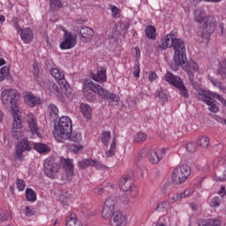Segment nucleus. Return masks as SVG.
<instances>
[{"label":"nucleus","mask_w":226,"mask_h":226,"mask_svg":"<svg viewBox=\"0 0 226 226\" xmlns=\"http://www.w3.org/2000/svg\"><path fill=\"white\" fill-rule=\"evenodd\" d=\"M0 73L1 75H3V77H8V75L10 74V67L4 66L1 68Z\"/></svg>","instance_id":"nucleus-51"},{"label":"nucleus","mask_w":226,"mask_h":226,"mask_svg":"<svg viewBox=\"0 0 226 226\" xmlns=\"http://www.w3.org/2000/svg\"><path fill=\"white\" fill-rule=\"evenodd\" d=\"M26 200H28V202H35L36 201V193L31 188H28L26 190Z\"/></svg>","instance_id":"nucleus-37"},{"label":"nucleus","mask_w":226,"mask_h":226,"mask_svg":"<svg viewBox=\"0 0 226 226\" xmlns=\"http://www.w3.org/2000/svg\"><path fill=\"white\" fill-rule=\"evenodd\" d=\"M109 223L111 226H124L126 225V217L119 210H117L110 217Z\"/></svg>","instance_id":"nucleus-13"},{"label":"nucleus","mask_w":226,"mask_h":226,"mask_svg":"<svg viewBox=\"0 0 226 226\" xmlns=\"http://www.w3.org/2000/svg\"><path fill=\"white\" fill-rule=\"evenodd\" d=\"M157 78L158 75H156V72H150L148 75V79L150 82H154V80H156Z\"/></svg>","instance_id":"nucleus-54"},{"label":"nucleus","mask_w":226,"mask_h":226,"mask_svg":"<svg viewBox=\"0 0 226 226\" xmlns=\"http://www.w3.org/2000/svg\"><path fill=\"white\" fill-rule=\"evenodd\" d=\"M25 100L29 107H36V105H40V103H41V100L33 93L26 94Z\"/></svg>","instance_id":"nucleus-21"},{"label":"nucleus","mask_w":226,"mask_h":226,"mask_svg":"<svg viewBox=\"0 0 226 226\" xmlns=\"http://www.w3.org/2000/svg\"><path fill=\"white\" fill-rule=\"evenodd\" d=\"M50 75L58 81V84L64 85L66 84V79H64V73L57 68H53L49 71Z\"/></svg>","instance_id":"nucleus-20"},{"label":"nucleus","mask_w":226,"mask_h":226,"mask_svg":"<svg viewBox=\"0 0 226 226\" xmlns=\"http://www.w3.org/2000/svg\"><path fill=\"white\" fill-rule=\"evenodd\" d=\"M148 160L154 165H156L160 162V156H158V152L156 150H150L148 154Z\"/></svg>","instance_id":"nucleus-32"},{"label":"nucleus","mask_w":226,"mask_h":226,"mask_svg":"<svg viewBox=\"0 0 226 226\" xmlns=\"http://www.w3.org/2000/svg\"><path fill=\"white\" fill-rule=\"evenodd\" d=\"M219 31L221 34H223V23H221L219 25Z\"/></svg>","instance_id":"nucleus-64"},{"label":"nucleus","mask_w":226,"mask_h":226,"mask_svg":"<svg viewBox=\"0 0 226 226\" xmlns=\"http://www.w3.org/2000/svg\"><path fill=\"white\" fill-rule=\"evenodd\" d=\"M117 139L116 138V136H114L113 140L111 142L110 145V148L109 150H108L106 152V156L107 158H110L112 156H114V154H116V142H117Z\"/></svg>","instance_id":"nucleus-36"},{"label":"nucleus","mask_w":226,"mask_h":226,"mask_svg":"<svg viewBox=\"0 0 226 226\" xmlns=\"http://www.w3.org/2000/svg\"><path fill=\"white\" fill-rule=\"evenodd\" d=\"M84 149V147H82V145H70L69 146V151H71V153H74L75 154H77L79 153V151Z\"/></svg>","instance_id":"nucleus-43"},{"label":"nucleus","mask_w":226,"mask_h":226,"mask_svg":"<svg viewBox=\"0 0 226 226\" xmlns=\"http://www.w3.org/2000/svg\"><path fill=\"white\" fill-rule=\"evenodd\" d=\"M191 208L192 211H197V209H199V207H197V204L195 203H191Z\"/></svg>","instance_id":"nucleus-63"},{"label":"nucleus","mask_w":226,"mask_h":226,"mask_svg":"<svg viewBox=\"0 0 226 226\" xmlns=\"http://www.w3.org/2000/svg\"><path fill=\"white\" fill-rule=\"evenodd\" d=\"M111 13L113 17L119 18V8L116 5H111Z\"/></svg>","instance_id":"nucleus-52"},{"label":"nucleus","mask_w":226,"mask_h":226,"mask_svg":"<svg viewBox=\"0 0 226 226\" xmlns=\"http://www.w3.org/2000/svg\"><path fill=\"white\" fill-rule=\"evenodd\" d=\"M93 159H83L78 162L79 169H87V167H93Z\"/></svg>","instance_id":"nucleus-38"},{"label":"nucleus","mask_w":226,"mask_h":226,"mask_svg":"<svg viewBox=\"0 0 226 226\" xmlns=\"http://www.w3.org/2000/svg\"><path fill=\"white\" fill-rule=\"evenodd\" d=\"M62 165L64 167V170L65 171L67 177H72V176H73L75 172V167L73 166V162H72V160L63 159Z\"/></svg>","instance_id":"nucleus-17"},{"label":"nucleus","mask_w":226,"mask_h":226,"mask_svg":"<svg viewBox=\"0 0 226 226\" xmlns=\"http://www.w3.org/2000/svg\"><path fill=\"white\" fill-rule=\"evenodd\" d=\"M174 50V63L175 65L172 67L175 72L181 66V61H185L186 57V46H185V41L179 38H175L173 44L171 45Z\"/></svg>","instance_id":"nucleus-4"},{"label":"nucleus","mask_w":226,"mask_h":226,"mask_svg":"<svg viewBox=\"0 0 226 226\" xmlns=\"http://www.w3.org/2000/svg\"><path fill=\"white\" fill-rule=\"evenodd\" d=\"M145 34L149 40H156V28L154 26H147Z\"/></svg>","instance_id":"nucleus-30"},{"label":"nucleus","mask_w":226,"mask_h":226,"mask_svg":"<svg viewBox=\"0 0 226 226\" xmlns=\"http://www.w3.org/2000/svg\"><path fill=\"white\" fill-rule=\"evenodd\" d=\"M27 123H28V128L30 132L37 135V137L41 138V133H40V129L38 128L36 120L34 117H29L27 120Z\"/></svg>","instance_id":"nucleus-22"},{"label":"nucleus","mask_w":226,"mask_h":226,"mask_svg":"<svg viewBox=\"0 0 226 226\" xmlns=\"http://www.w3.org/2000/svg\"><path fill=\"white\" fill-rule=\"evenodd\" d=\"M147 140V135L145 132H139L134 135V142L136 144H142Z\"/></svg>","instance_id":"nucleus-33"},{"label":"nucleus","mask_w":226,"mask_h":226,"mask_svg":"<svg viewBox=\"0 0 226 226\" xmlns=\"http://www.w3.org/2000/svg\"><path fill=\"white\" fill-rule=\"evenodd\" d=\"M92 79L95 82H107V70L103 67H98L96 74L92 73Z\"/></svg>","instance_id":"nucleus-16"},{"label":"nucleus","mask_w":226,"mask_h":226,"mask_svg":"<svg viewBox=\"0 0 226 226\" xmlns=\"http://www.w3.org/2000/svg\"><path fill=\"white\" fill-rule=\"evenodd\" d=\"M1 100L5 109L12 115V117L20 116V110L19 109V91L15 89H5L2 92Z\"/></svg>","instance_id":"nucleus-2"},{"label":"nucleus","mask_w":226,"mask_h":226,"mask_svg":"<svg viewBox=\"0 0 226 226\" xmlns=\"http://www.w3.org/2000/svg\"><path fill=\"white\" fill-rule=\"evenodd\" d=\"M171 200H173L174 202H177V200H181V198H180L179 194H176L175 196H173L171 198Z\"/></svg>","instance_id":"nucleus-61"},{"label":"nucleus","mask_w":226,"mask_h":226,"mask_svg":"<svg viewBox=\"0 0 226 226\" xmlns=\"http://www.w3.org/2000/svg\"><path fill=\"white\" fill-rule=\"evenodd\" d=\"M211 142V139L209 137L207 136H201L198 139V145L200 147H204L205 149L209 148V143Z\"/></svg>","instance_id":"nucleus-31"},{"label":"nucleus","mask_w":226,"mask_h":226,"mask_svg":"<svg viewBox=\"0 0 226 226\" xmlns=\"http://www.w3.org/2000/svg\"><path fill=\"white\" fill-rule=\"evenodd\" d=\"M13 27L18 31V33H21V30L23 29L19 25V20H17V19H15V22L13 24Z\"/></svg>","instance_id":"nucleus-56"},{"label":"nucleus","mask_w":226,"mask_h":226,"mask_svg":"<svg viewBox=\"0 0 226 226\" xmlns=\"http://www.w3.org/2000/svg\"><path fill=\"white\" fill-rule=\"evenodd\" d=\"M176 34L171 32L170 34H167L163 39L162 44L156 46L155 49L157 52L161 50H165V49H169V47H172L174 43V40H176Z\"/></svg>","instance_id":"nucleus-12"},{"label":"nucleus","mask_w":226,"mask_h":226,"mask_svg":"<svg viewBox=\"0 0 226 226\" xmlns=\"http://www.w3.org/2000/svg\"><path fill=\"white\" fill-rule=\"evenodd\" d=\"M216 31V19L213 16H207V20L202 23L200 27V32L198 34V36L203 38V40H209L211 34Z\"/></svg>","instance_id":"nucleus-6"},{"label":"nucleus","mask_w":226,"mask_h":226,"mask_svg":"<svg viewBox=\"0 0 226 226\" xmlns=\"http://www.w3.org/2000/svg\"><path fill=\"white\" fill-rule=\"evenodd\" d=\"M49 6L52 11H57L63 6L60 0H50Z\"/></svg>","instance_id":"nucleus-40"},{"label":"nucleus","mask_w":226,"mask_h":226,"mask_svg":"<svg viewBox=\"0 0 226 226\" xmlns=\"http://www.w3.org/2000/svg\"><path fill=\"white\" fill-rule=\"evenodd\" d=\"M222 200L218 199V197H215L210 201V206L212 207H218L220 206Z\"/></svg>","instance_id":"nucleus-48"},{"label":"nucleus","mask_w":226,"mask_h":226,"mask_svg":"<svg viewBox=\"0 0 226 226\" xmlns=\"http://www.w3.org/2000/svg\"><path fill=\"white\" fill-rule=\"evenodd\" d=\"M34 149H35V151H37L38 153H41V154L49 153V151H50L49 149V147H47V145L42 144V143H36L34 145Z\"/></svg>","instance_id":"nucleus-39"},{"label":"nucleus","mask_w":226,"mask_h":226,"mask_svg":"<svg viewBox=\"0 0 226 226\" xmlns=\"http://www.w3.org/2000/svg\"><path fill=\"white\" fill-rule=\"evenodd\" d=\"M80 110L86 119H91V117H93V109L88 104L82 103L80 105Z\"/></svg>","instance_id":"nucleus-25"},{"label":"nucleus","mask_w":226,"mask_h":226,"mask_svg":"<svg viewBox=\"0 0 226 226\" xmlns=\"http://www.w3.org/2000/svg\"><path fill=\"white\" fill-rule=\"evenodd\" d=\"M20 38L24 43H31L33 41V30L29 27L23 28L20 32Z\"/></svg>","instance_id":"nucleus-18"},{"label":"nucleus","mask_w":226,"mask_h":226,"mask_svg":"<svg viewBox=\"0 0 226 226\" xmlns=\"http://www.w3.org/2000/svg\"><path fill=\"white\" fill-rule=\"evenodd\" d=\"M136 57H140V49L139 47L135 48Z\"/></svg>","instance_id":"nucleus-62"},{"label":"nucleus","mask_w":226,"mask_h":226,"mask_svg":"<svg viewBox=\"0 0 226 226\" xmlns=\"http://www.w3.org/2000/svg\"><path fill=\"white\" fill-rule=\"evenodd\" d=\"M129 192L131 193V197H132V199H135V197H137V195H139V188H137V186H132L129 189Z\"/></svg>","instance_id":"nucleus-49"},{"label":"nucleus","mask_w":226,"mask_h":226,"mask_svg":"<svg viewBox=\"0 0 226 226\" xmlns=\"http://www.w3.org/2000/svg\"><path fill=\"white\" fill-rule=\"evenodd\" d=\"M110 132L107 131V132H103L102 133V142L104 146H109V140H110Z\"/></svg>","instance_id":"nucleus-42"},{"label":"nucleus","mask_w":226,"mask_h":226,"mask_svg":"<svg viewBox=\"0 0 226 226\" xmlns=\"http://www.w3.org/2000/svg\"><path fill=\"white\" fill-rule=\"evenodd\" d=\"M25 215L26 216H34V208H33L31 207H26Z\"/></svg>","instance_id":"nucleus-50"},{"label":"nucleus","mask_w":226,"mask_h":226,"mask_svg":"<svg viewBox=\"0 0 226 226\" xmlns=\"http://www.w3.org/2000/svg\"><path fill=\"white\" fill-rule=\"evenodd\" d=\"M44 173L50 179L57 177V172L61 169V164L54 162L52 159H46L43 163Z\"/></svg>","instance_id":"nucleus-9"},{"label":"nucleus","mask_w":226,"mask_h":226,"mask_svg":"<svg viewBox=\"0 0 226 226\" xmlns=\"http://www.w3.org/2000/svg\"><path fill=\"white\" fill-rule=\"evenodd\" d=\"M158 97L160 100H167V94H165L163 92H157Z\"/></svg>","instance_id":"nucleus-57"},{"label":"nucleus","mask_w":226,"mask_h":226,"mask_svg":"<svg viewBox=\"0 0 226 226\" xmlns=\"http://www.w3.org/2000/svg\"><path fill=\"white\" fill-rule=\"evenodd\" d=\"M48 114H49L51 119L56 121V119H57V116H59V109H57V106L55 104H49L48 107Z\"/></svg>","instance_id":"nucleus-28"},{"label":"nucleus","mask_w":226,"mask_h":226,"mask_svg":"<svg viewBox=\"0 0 226 226\" xmlns=\"http://www.w3.org/2000/svg\"><path fill=\"white\" fill-rule=\"evenodd\" d=\"M75 45H77V42L75 39H73L72 33L64 32V41L60 43V49H62V50H67L68 49H73Z\"/></svg>","instance_id":"nucleus-11"},{"label":"nucleus","mask_w":226,"mask_h":226,"mask_svg":"<svg viewBox=\"0 0 226 226\" xmlns=\"http://www.w3.org/2000/svg\"><path fill=\"white\" fill-rule=\"evenodd\" d=\"M93 93H95L102 100H109V102H119V96L116 94L109 92L103 87L93 82L91 79H86L83 85V94L87 98V102H94L96 101V95Z\"/></svg>","instance_id":"nucleus-1"},{"label":"nucleus","mask_w":226,"mask_h":226,"mask_svg":"<svg viewBox=\"0 0 226 226\" xmlns=\"http://www.w3.org/2000/svg\"><path fill=\"white\" fill-rule=\"evenodd\" d=\"M199 226H222V221L216 219H211L208 222L201 221Z\"/></svg>","instance_id":"nucleus-35"},{"label":"nucleus","mask_w":226,"mask_h":226,"mask_svg":"<svg viewBox=\"0 0 226 226\" xmlns=\"http://www.w3.org/2000/svg\"><path fill=\"white\" fill-rule=\"evenodd\" d=\"M114 213H116V208H112L110 207L103 206L102 212V216L105 220H109V219H110L111 216L114 215Z\"/></svg>","instance_id":"nucleus-29"},{"label":"nucleus","mask_w":226,"mask_h":226,"mask_svg":"<svg viewBox=\"0 0 226 226\" xmlns=\"http://www.w3.org/2000/svg\"><path fill=\"white\" fill-rule=\"evenodd\" d=\"M165 80L166 82H169V84H171V86H174V87L178 89L180 96H183V98L186 99L190 98L188 89H186V87L185 86V83L183 82V79L181 78L174 75L170 72H167L165 74Z\"/></svg>","instance_id":"nucleus-5"},{"label":"nucleus","mask_w":226,"mask_h":226,"mask_svg":"<svg viewBox=\"0 0 226 226\" xmlns=\"http://www.w3.org/2000/svg\"><path fill=\"white\" fill-rule=\"evenodd\" d=\"M48 89L51 94L57 96V98H61V96H63V93H61L59 87H57V85L52 81L48 83Z\"/></svg>","instance_id":"nucleus-24"},{"label":"nucleus","mask_w":226,"mask_h":226,"mask_svg":"<svg viewBox=\"0 0 226 226\" xmlns=\"http://www.w3.org/2000/svg\"><path fill=\"white\" fill-rule=\"evenodd\" d=\"M160 207H162V209H167V207H169V202L168 201H162L161 202L158 207L157 209H160Z\"/></svg>","instance_id":"nucleus-55"},{"label":"nucleus","mask_w":226,"mask_h":226,"mask_svg":"<svg viewBox=\"0 0 226 226\" xmlns=\"http://www.w3.org/2000/svg\"><path fill=\"white\" fill-rule=\"evenodd\" d=\"M31 142L27 139H23L16 146V154L18 158H22L24 151H31Z\"/></svg>","instance_id":"nucleus-14"},{"label":"nucleus","mask_w":226,"mask_h":226,"mask_svg":"<svg viewBox=\"0 0 226 226\" xmlns=\"http://www.w3.org/2000/svg\"><path fill=\"white\" fill-rule=\"evenodd\" d=\"M92 163V167H94L95 169H97V170H103L105 169H107V166L103 165L102 162H100V161H94L93 160Z\"/></svg>","instance_id":"nucleus-46"},{"label":"nucleus","mask_w":226,"mask_h":226,"mask_svg":"<svg viewBox=\"0 0 226 226\" xmlns=\"http://www.w3.org/2000/svg\"><path fill=\"white\" fill-rule=\"evenodd\" d=\"M13 124H12V137L19 140L22 136V132H20V128H22V117L15 115L13 117Z\"/></svg>","instance_id":"nucleus-10"},{"label":"nucleus","mask_w":226,"mask_h":226,"mask_svg":"<svg viewBox=\"0 0 226 226\" xmlns=\"http://www.w3.org/2000/svg\"><path fill=\"white\" fill-rule=\"evenodd\" d=\"M95 195H102L103 193V188H97L94 190Z\"/></svg>","instance_id":"nucleus-59"},{"label":"nucleus","mask_w":226,"mask_h":226,"mask_svg":"<svg viewBox=\"0 0 226 226\" xmlns=\"http://www.w3.org/2000/svg\"><path fill=\"white\" fill-rule=\"evenodd\" d=\"M60 87L63 88V91L68 100H73L75 98V94H73V89L70 87V85L65 81L64 85H60Z\"/></svg>","instance_id":"nucleus-27"},{"label":"nucleus","mask_w":226,"mask_h":226,"mask_svg":"<svg viewBox=\"0 0 226 226\" xmlns=\"http://www.w3.org/2000/svg\"><path fill=\"white\" fill-rule=\"evenodd\" d=\"M194 20L199 24H204L207 20V16L204 13V11L197 10L194 12Z\"/></svg>","instance_id":"nucleus-26"},{"label":"nucleus","mask_w":226,"mask_h":226,"mask_svg":"<svg viewBox=\"0 0 226 226\" xmlns=\"http://www.w3.org/2000/svg\"><path fill=\"white\" fill-rule=\"evenodd\" d=\"M119 186L122 192H130V189L133 186V179L132 177H124L120 180Z\"/></svg>","instance_id":"nucleus-19"},{"label":"nucleus","mask_w":226,"mask_h":226,"mask_svg":"<svg viewBox=\"0 0 226 226\" xmlns=\"http://www.w3.org/2000/svg\"><path fill=\"white\" fill-rule=\"evenodd\" d=\"M133 75L134 77H137V79L140 77V67L139 66V64L134 65Z\"/></svg>","instance_id":"nucleus-53"},{"label":"nucleus","mask_w":226,"mask_h":226,"mask_svg":"<svg viewBox=\"0 0 226 226\" xmlns=\"http://www.w3.org/2000/svg\"><path fill=\"white\" fill-rule=\"evenodd\" d=\"M72 142H80L82 140V134L80 132H71L69 138Z\"/></svg>","instance_id":"nucleus-41"},{"label":"nucleus","mask_w":226,"mask_h":226,"mask_svg":"<svg viewBox=\"0 0 226 226\" xmlns=\"http://www.w3.org/2000/svg\"><path fill=\"white\" fill-rule=\"evenodd\" d=\"M190 167L188 165H182L180 167L176 168L173 170V172L171 174V179L173 185H181L188 179V177L190 176Z\"/></svg>","instance_id":"nucleus-7"},{"label":"nucleus","mask_w":226,"mask_h":226,"mask_svg":"<svg viewBox=\"0 0 226 226\" xmlns=\"http://www.w3.org/2000/svg\"><path fill=\"white\" fill-rule=\"evenodd\" d=\"M199 147L198 143L190 142L186 144V149L189 153H195L197 147Z\"/></svg>","instance_id":"nucleus-44"},{"label":"nucleus","mask_w":226,"mask_h":226,"mask_svg":"<svg viewBox=\"0 0 226 226\" xmlns=\"http://www.w3.org/2000/svg\"><path fill=\"white\" fill-rule=\"evenodd\" d=\"M6 220H8V215L6 214L1 215L0 214V222H6Z\"/></svg>","instance_id":"nucleus-60"},{"label":"nucleus","mask_w":226,"mask_h":226,"mask_svg":"<svg viewBox=\"0 0 226 226\" xmlns=\"http://www.w3.org/2000/svg\"><path fill=\"white\" fill-rule=\"evenodd\" d=\"M78 33L81 35V41H87V40H91L94 36V31L88 26H81L78 29Z\"/></svg>","instance_id":"nucleus-15"},{"label":"nucleus","mask_w":226,"mask_h":226,"mask_svg":"<svg viewBox=\"0 0 226 226\" xmlns=\"http://www.w3.org/2000/svg\"><path fill=\"white\" fill-rule=\"evenodd\" d=\"M180 66H182L183 70L188 74L189 82L192 86H195V75H193V73L199 72V64L193 61L188 62V59L185 56V59L180 60Z\"/></svg>","instance_id":"nucleus-8"},{"label":"nucleus","mask_w":226,"mask_h":226,"mask_svg":"<svg viewBox=\"0 0 226 226\" xmlns=\"http://www.w3.org/2000/svg\"><path fill=\"white\" fill-rule=\"evenodd\" d=\"M16 185L19 192H24V190H26V182H24L23 179H17Z\"/></svg>","instance_id":"nucleus-47"},{"label":"nucleus","mask_w":226,"mask_h":226,"mask_svg":"<svg viewBox=\"0 0 226 226\" xmlns=\"http://www.w3.org/2000/svg\"><path fill=\"white\" fill-rule=\"evenodd\" d=\"M65 226H82V222L77 217V215L71 214L66 217Z\"/></svg>","instance_id":"nucleus-23"},{"label":"nucleus","mask_w":226,"mask_h":226,"mask_svg":"<svg viewBox=\"0 0 226 226\" xmlns=\"http://www.w3.org/2000/svg\"><path fill=\"white\" fill-rule=\"evenodd\" d=\"M122 202L124 204H128L130 202V200L128 199V195L124 194L121 197Z\"/></svg>","instance_id":"nucleus-58"},{"label":"nucleus","mask_w":226,"mask_h":226,"mask_svg":"<svg viewBox=\"0 0 226 226\" xmlns=\"http://www.w3.org/2000/svg\"><path fill=\"white\" fill-rule=\"evenodd\" d=\"M72 119L68 117H62L57 125L54 126V137L58 142L63 140H68L70 139V133H72Z\"/></svg>","instance_id":"nucleus-3"},{"label":"nucleus","mask_w":226,"mask_h":226,"mask_svg":"<svg viewBox=\"0 0 226 226\" xmlns=\"http://www.w3.org/2000/svg\"><path fill=\"white\" fill-rule=\"evenodd\" d=\"M130 28V25L124 22L120 23V29H121V34L123 36H126L128 34V29Z\"/></svg>","instance_id":"nucleus-45"},{"label":"nucleus","mask_w":226,"mask_h":226,"mask_svg":"<svg viewBox=\"0 0 226 226\" xmlns=\"http://www.w3.org/2000/svg\"><path fill=\"white\" fill-rule=\"evenodd\" d=\"M116 204H117V198L114 196L107 198L104 201L105 207H111L113 209H116Z\"/></svg>","instance_id":"nucleus-34"}]
</instances>
